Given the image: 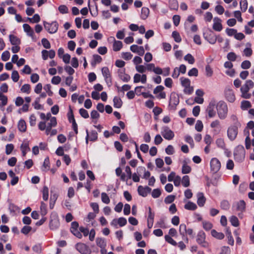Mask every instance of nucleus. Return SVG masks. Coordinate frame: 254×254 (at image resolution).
Returning a JSON list of instances; mask_svg holds the SVG:
<instances>
[{
    "mask_svg": "<svg viewBox=\"0 0 254 254\" xmlns=\"http://www.w3.org/2000/svg\"><path fill=\"white\" fill-rule=\"evenodd\" d=\"M227 236L228 238V243L231 246L234 245V241L233 238V236L231 234V232L230 231L227 230Z\"/></svg>",
    "mask_w": 254,
    "mask_h": 254,
    "instance_id": "obj_49",
    "label": "nucleus"
},
{
    "mask_svg": "<svg viewBox=\"0 0 254 254\" xmlns=\"http://www.w3.org/2000/svg\"><path fill=\"white\" fill-rule=\"evenodd\" d=\"M161 134L165 139L168 140L172 139L175 135L174 132L168 127H164L162 128Z\"/></svg>",
    "mask_w": 254,
    "mask_h": 254,
    "instance_id": "obj_12",
    "label": "nucleus"
},
{
    "mask_svg": "<svg viewBox=\"0 0 254 254\" xmlns=\"http://www.w3.org/2000/svg\"><path fill=\"white\" fill-rule=\"evenodd\" d=\"M241 66L243 69H249L251 66V63L249 61L246 60L242 63Z\"/></svg>",
    "mask_w": 254,
    "mask_h": 254,
    "instance_id": "obj_63",
    "label": "nucleus"
},
{
    "mask_svg": "<svg viewBox=\"0 0 254 254\" xmlns=\"http://www.w3.org/2000/svg\"><path fill=\"white\" fill-rule=\"evenodd\" d=\"M191 171V167L187 165L186 160H184L183 162V166L182 168V173L183 174L190 173Z\"/></svg>",
    "mask_w": 254,
    "mask_h": 254,
    "instance_id": "obj_26",
    "label": "nucleus"
},
{
    "mask_svg": "<svg viewBox=\"0 0 254 254\" xmlns=\"http://www.w3.org/2000/svg\"><path fill=\"white\" fill-rule=\"evenodd\" d=\"M211 234L213 237L218 240H222L225 237L224 234L223 233L218 232L214 229L211 230Z\"/></svg>",
    "mask_w": 254,
    "mask_h": 254,
    "instance_id": "obj_29",
    "label": "nucleus"
},
{
    "mask_svg": "<svg viewBox=\"0 0 254 254\" xmlns=\"http://www.w3.org/2000/svg\"><path fill=\"white\" fill-rule=\"evenodd\" d=\"M231 120L233 123V124L232 126H238V127H241V123L238 121V118L237 116L235 115H232L231 117Z\"/></svg>",
    "mask_w": 254,
    "mask_h": 254,
    "instance_id": "obj_51",
    "label": "nucleus"
},
{
    "mask_svg": "<svg viewBox=\"0 0 254 254\" xmlns=\"http://www.w3.org/2000/svg\"><path fill=\"white\" fill-rule=\"evenodd\" d=\"M102 61V57L98 55L95 54L93 56V61L91 62V64L94 67L97 63H100Z\"/></svg>",
    "mask_w": 254,
    "mask_h": 254,
    "instance_id": "obj_28",
    "label": "nucleus"
},
{
    "mask_svg": "<svg viewBox=\"0 0 254 254\" xmlns=\"http://www.w3.org/2000/svg\"><path fill=\"white\" fill-rule=\"evenodd\" d=\"M232 209L235 211L238 212L237 214L239 218H242L243 217V212L246 211V203L244 200H241L237 202L235 205H233Z\"/></svg>",
    "mask_w": 254,
    "mask_h": 254,
    "instance_id": "obj_2",
    "label": "nucleus"
},
{
    "mask_svg": "<svg viewBox=\"0 0 254 254\" xmlns=\"http://www.w3.org/2000/svg\"><path fill=\"white\" fill-rule=\"evenodd\" d=\"M101 199L102 202L105 204H109L110 202L109 196L105 192H102L101 193Z\"/></svg>",
    "mask_w": 254,
    "mask_h": 254,
    "instance_id": "obj_52",
    "label": "nucleus"
},
{
    "mask_svg": "<svg viewBox=\"0 0 254 254\" xmlns=\"http://www.w3.org/2000/svg\"><path fill=\"white\" fill-rule=\"evenodd\" d=\"M230 222L231 225L234 227H238L240 225L238 218L234 215L232 216L230 218Z\"/></svg>",
    "mask_w": 254,
    "mask_h": 254,
    "instance_id": "obj_38",
    "label": "nucleus"
},
{
    "mask_svg": "<svg viewBox=\"0 0 254 254\" xmlns=\"http://www.w3.org/2000/svg\"><path fill=\"white\" fill-rule=\"evenodd\" d=\"M203 128V125L200 120H197L195 126V128L197 131H201Z\"/></svg>",
    "mask_w": 254,
    "mask_h": 254,
    "instance_id": "obj_53",
    "label": "nucleus"
},
{
    "mask_svg": "<svg viewBox=\"0 0 254 254\" xmlns=\"http://www.w3.org/2000/svg\"><path fill=\"white\" fill-rule=\"evenodd\" d=\"M161 194V191L159 189H154L151 192V195L154 198H157L159 197Z\"/></svg>",
    "mask_w": 254,
    "mask_h": 254,
    "instance_id": "obj_47",
    "label": "nucleus"
},
{
    "mask_svg": "<svg viewBox=\"0 0 254 254\" xmlns=\"http://www.w3.org/2000/svg\"><path fill=\"white\" fill-rule=\"evenodd\" d=\"M59 10L62 14H65L68 12V9L65 5H61L59 6Z\"/></svg>",
    "mask_w": 254,
    "mask_h": 254,
    "instance_id": "obj_62",
    "label": "nucleus"
},
{
    "mask_svg": "<svg viewBox=\"0 0 254 254\" xmlns=\"http://www.w3.org/2000/svg\"><path fill=\"white\" fill-rule=\"evenodd\" d=\"M240 4L242 11L245 12L248 8L247 0H241Z\"/></svg>",
    "mask_w": 254,
    "mask_h": 254,
    "instance_id": "obj_50",
    "label": "nucleus"
},
{
    "mask_svg": "<svg viewBox=\"0 0 254 254\" xmlns=\"http://www.w3.org/2000/svg\"><path fill=\"white\" fill-rule=\"evenodd\" d=\"M179 103L180 99L179 96L175 93H171L169 100V109L170 110H176L177 106Z\"/></svg>",
    "mask_w": 254,
    "mask_h": 254,
    "instance_id": "obj_6",
    "label": "nucleus"
},
{
    "mask_svg": "<svg viewBox=\"0 0 254 254\" xmlns=\"http://www.w3.org/2000/svg\"><path fill=\"white\" fill-rule=\"evenodd\" d=\"M225 96L226 100L231 103H233L235 101V95L232 89H226L225 91Z\"/></svg>",
    "mask_w": 254,
    "mask_h": 254,
    "instance_id": "obj_19",
    "label": "nucleus"
},
{
    "mask_svg": "<svg viewBox=\"0 0 254 254\" xmlns=\"http://www.w3.org/2000/svg\"><path fill=\"white\" fill-rule=\"evenodd\" d=\"M220 207L223 210H228L230 207V204L227 200H224L221 201Z\"/></svg>",
    "mask_w": 254,
    "mask_h": 254,
    "instance_id": "obj_54",
    "label": "nucleus"
},
{
    "mask_svg": "<svg viewBox=\"0 0 254 254\" xmlns=\"http://www.w3.org/2000/svg\"><path fill=\"white\" fill-rule=\"evenodd\" d=\"M96 242L97 245L100 248H106V242L104 238H97L96 239Z\"/></svg>",
    "mask_w": 254,
    "mask_h": 254,
    "instance_id": "obj_32",
    "label": "nucleus"
},
{
    "mask_svg": "<svg viewBox=\"0 0 254 254\" xmlns=\"http://www.w3.org/2000/svg\"><path fill=\"white\" fill-rule=\"evenodd\" d=\"M175 199V196L174 195H168L164 199V202L166 204H169L172 203Z\"/></svg>",
    "mask_w": 254,
    "mask_h": 254,
    "instance_id": "obj_58",
    "label": "nucleus"
},
{
    "mask_svg": "<svg viewBox=\"0 0 254 254\" xmlns=\"http://www.w3.org/2000/svg\"><path fill=\"white\" fill-rule=\"evenodd\" d=\"M251 102L249 101L244 100L241 102V108L243 110H247L251 108Z\"/></svg>",
    "mask_w": 254,
    "mask_h": 254,
    "instance_id": "obj_40",
    "label": "nucleus"
},
{
    "mask_svg": "<svg viewBox=\"0 0 254 254\" xmlns=\"http://www.w3.org/2000/svg\"><path fill=\"white\" fill-rule=\"evenodd\" d=\"M126 69L123 68L122 69L118 70V75L119 78L124 82H128L130 79V76L128 74L125 72Z\"/></svg>",
    "mask_w": 254,
    "mask_h": 254,
    "instance_id": "obj_17",
    "label": "nucleus"
},
{
    "mask_svg": "<svg viewBox=\"0 0 254 254\" xmlns=\"http://www.w3.org/2000/svg\"><path fill=\"white\" fill-rule=\"evenodd\" d=\"M187 226L185 224H181L179 227V232L183 237H185L187 232Z\"/></svg>",
    "mask_w": 254,
    "mask_h": 254,
    "instance_id": "obj_41",
    "label": "nucleus"
},
{
    "mask_svg": "<svg viewBox=\"0 0 254 254\" xmlns=\"http://www.w3.org/2000/svg\"><path fill=\"white\" fill-rule=\"evenodd\" d=\"M165 240L167 242L171 244L173 246H175L177 244V242L173 238H172V237L168 235H166L165 236Z\"/></svg>",
    "mask_w": 254,
    "mask_h": 254,
    "instance_id": "obj_48",
    "label": "nucleus"
},
{
    "mask_svg": "<svg viewBox=\"0 0 254 254\" xmlns=\"http://www.w3.org/2000/svg\"><path fill=\"white\" fill-rule=\"evenodd\" d=\"M14 149V145L10 143L8 144L5 146V153L7 155L10 154Z\"/></svg>",
    "mask_w": 254,
    "mask_h": 254,
    "instance_id": "obj_61",
    "label": "nucleus"
},
{
    "mask_svg": "<svg viewBox=\"0 0 254 254\" xmlns=\"http://www.w3.org/2000/svg\"><path fill=\"white\" fill-rule=\"evenodd\" d=\"M24 30L27 33V34L30 36L33 37L34 35V31L31 27L28 24H24L23 25Z\"/></svg>",
    "mask_w": 254,
    "mask_h": 254,
    "instance_id": "obj_31",
    "label": "nucleus"
},
{
    "mask_svg": "<svg viewBox=\"0 0 254 254\" xmlns=\"http://www.w3.org/2000/svg\"><path fill=\"white\" fill-rule=\"evenodd\" d=\"M182 184L185 187H188L190 185V178L188 176L186 175L183 177Z\"/></svg>",
    "mask_w": 254,
    "mask_h": 254,
    "instance_id": "obj_43",
    "label": "nucleus"
},
{
    "mask_svg": "<svg viewBox=\"0 0 254 254\" xmlns=\"http://www.w3.org/2000/svg\"><path fill=\"white\" fill-rule=\"evenodd\" d=\"M184 208L187 210H195L197 208V206L194 203L189 201L185 205Z\"/></svg>",
    "mask_w": 254,
    "mask_h": 254,
    "instance_id": "obj_34",
    "label": "nucleus"
},
{
    "mask_svg": "<svg viewBox=\"0 0 254 254\" xmlns=\"http://www.w3.org/2000/svg\"><path fill=\"white\" fill-rule=\"evenodd\" d=\"M150 10L148 7H143L141 8L140 18L143 20H145L148 16Z\"/></svg>",
    "mask_w": 254,
    "mask_h": 254,
    "instance_id": "obj_27",
    "label": "nucleus"
},
{
    "mask_svg": "<svg viewBox=\"0 0 254 254\" xmlns=\"http://www.w3.org/2000/svg\"><path fill=\"white\" fill-rule=\"evenodd\" d=\"M169 7L172 10H177L179 7V3L177 0H169Z\"/></svg>",
    "mask_w": 254,
    "mask_h": 254,
    "instance_id": "obj_33",
    "label": "nucleus"
},
{
    "mask_svg": "<svg viewBox=\"0 0 254 254\" xmlns=\"http://www.w3.org/2000/svg\"><path fill=\"white\" fill-rule=\"evenodd\" d=\"M18 129L22 132H25L26 130V125L25 121L20 120L18 123Z\"/></svg>",
    "mask_w": 254,
    "mask_h": 254,
    "instance_id": "obj_37",
    "label": "nucleus"
},
{
    "mask_svg": "<svg viewBox=\"0 0 254 254\" xmlns=\"http://www.w3.org/2000/svg\"><path fill=\"white\" fill-rule=\"evenodd\" d=\"M216 109L218 116L221 120L226 118L228 114V107L226 103L223 101H220L216 104Z\"/></svg>",
    "mask_w": 254,
    "mask_h": 254,
    "instance_id": "obj_1",
    "label": "nucleus"
},
{
    "mask_svg": "<svg viewBox=\"0 0 254 254\" xmlns=\"http://www.w3.org/2000/svg\"><path fill=\"white\" fill-rule=\"evenodd\" d=\"M10 58V53L8 51L3 52L1 54V60L6 62L9 60Z\"/></svg>",
    "mask_w": 254,
    "mask_h": 254,
    "instance_id": "obj_60",
    "label": "nucleus"
},
{
    "mask_svg": "<svg viewBox=\"0 0 254 254\" xmlns=\"http://www.w3.org/2000/svg\"><path fill=\"white\" fill-rule=\"evenodd\" d=\"M213 29L216 31H220L222 29V25L221 23V20L218 17H215L213 19Z\"/></svg>",
    "mask_w": 254,
    "mask_h": 254,
    "instance_id": "obj_20",
    "label": "nucleus"
},
{
    "mask_svg": "<svg viewBox=\"0 0 254 254\" xmlns=\"http://www.w3.org/2000/svg\"><path fill=\"white\" fill-rule=\"evenodd\" d=\"M86 136L85 138L86 142L87 144L88 142V140L91 141H95L98 139V133L96 130H92L90 132V134H89L88 129L86 130Z\"/></svg>",
    "mask_w": 254,
    "mask_h": 254,
    "instance_id": "obj_16",
    "label": "nucleus"
},
{
    "mask_svg": "<svg viewBox=\"0 0 254 254\" xmlns=\"http://www.w3.org/2000/svg\"><path fill=\"white\" fill-rule=\"evenodd\" d=\"M130 50L134 53H136L140 56L144 54V49L143 46H138L136 45H132L130 47Z\"/></svg>",
    "mask_w": 254,
    "mask_h": 254,
    "instance_id": "obj_18",
    "label": "nucleus"
},
{
    "mask_svg": "<svg viewBox=\"0 0 254 254\" xmlns=\"http://www.w3.org/2000/svg\"><path fill=\"white\" fill-rule=\"evenodd\" d=\"M172 36L173 38H174L175 42L177 43H180L182 41L181 37L180 35V34L179 32H178L176 31H174L172 32Z\"/></svg>",
    "mask_w": 254,
    "mask_h": 254,
    "instance_id": "obj_44",
    "label": "nucleus"
},
{
    "mask_svg": "<svg viewBox=\"0 0 254 254\" xmlns=\"http://www.w3.org/2000/svg\"><path fill=\"white\" fill-rule=\"evenodd\" d=\"M237 55L234 52H230L227 54V58L230 61L234 62L237 59Z\"/></svg>",
    "mask_w": 254,
    "mask_h": 254,
    "instance_id": "obj_57",
    "label": "nucleus"
},
{
    "mask_svg": "<svg viewBox=\"0 0 254 254\" xmlns=\"http://www.w3.org/2000/svg\"><path fill=\"white\" fill-rule=\"evenodd\" d=\"M184 60L188 61L190 64H193L195 62V59L190 54H188L184 57Z\"/></svg>",
    "mask_w": 254,
    "mask_h": 254,
    "instance_id": "obj_45",
    "label": "nucleus"
},
{
    "mask_svg": "<svg viewBox=\"0 0 254 254\" xmlns=\"http://www.w3.org/2000/svg\"><path fill=\"white\" fill-rule=\"evenodd\" d=\"M59 27V24L57 21H53L49 26V33L53 34L56 33Z\"/></svg>",
    "mask_w": 254,
    "mask_h": 254,
    "instance_id": "obj_24",
    "label": "nucleus"
},
{
    "mask_svg": "<svg viewBox=\"0 0 254 254\" xmlns=\"http://www.w3.org/2000/svg\"><path fill=\"white\" fill-rule=\"evenodd\" d=\"M234 159L238 162H242L245 157V150L243 146H238L234 152Z\"/></svg>",
    "mask_w": 254,
    "mask_h": 254,
    "instance_id": "obj_3",
    "label": "nucleus"
},
{
    "mask_svg": "<svg viewBox=\"0 0 254 254\" xmlns=\"http://www.w3.org/2000/svg\"><path fill=\"white\" fill-rule=\"evenodd\" d=\"M79 113L81 116L84 119H87L89 117L87 111L83 108L80 109L79 110Z\"/></svg>",
    "mask_w": 254,
    "mask_h": 254,
    "instance_id": "obj_56",
    "label": "nucleus"
},
{
    "mask_svg": "<svg viewBox=\"0 0 254 254\" xmlns=\"http://www.w3.org/2000/svg\"><path fill=\"white\" fill-rule=\"evenodd\" d=\"M21 91L23 93L29 94L30 92V86L29 84H25L21 88Z\"/></svg>",
    "mask_w": 254,
    "mask_h": 254,
    "instance_id": "obj_55",
    "label": "nucleus"
},
{
    "mask_svg": "<svg viewBox=\"0 0 254 254\" xmlns=\"http://www.w3.org/2000/svg\"><path fill=\"white\" fill-rule=\"evenodd\" d=\"M181 84L184 88L189 86L190 85V81L189 78L181 77L180 78Z\"/></svg>",
    "mask_w": 254,
    "mask_h": 254,
    "instance_id": "obj_42",
    "label": "nucleus"
},
{
    "mask_svg": "<svg viewBox=\"0 0 254 254\" xmlns=\"http://www.w3.org/2000/svg\"><path fill=\"white\" fill-rule=\"evenodd\" d=\"M203 35L205 39L211 44H214L217 41V36L212 30H210L208 33H204Z\"/></svg>",
    "mask_w": 254,
    "mask_h": 254,
    "instance_id": "obj_14",
    "label": "nucleus"
},
{
    "mask_svg": "<svg viewBox=\"0 0 254 254\" xmlns=\"http://www.w3.org/2000/svg\"><path fill=\"white\" fill-rule=\"evenodd\" d=\"M203 228L206 231H209L213 227L212 224L208 221H203L202 222Z\"/></svg>",
    "mask_w": 254,
    "mask_h": 254,
    "instance_id": "obj_39",
    "label": "nucleus"
},
{
    "mask_svg": "<svg viewBox=\"0 0 254 254\" xmlns=\"http://www.w3.org/2000/svg\"><path fill=\"white\" fill-rule=\"evenodd\" d=\"M49 120L50 122L49 123V132L52 127H55L57 125V119L55 117H51V114L49 113Z\"/></svg>",
    "mask_w": 254,
    "mask_h": 254,
    "instance_id": "obj_25",
    "label": "nucleus"
},
{
    "mask_svg": "<svg viewBox=\"0 0 254 254\" xmlns=\"http://www.w3.org/2000/svg\"><path fill=\"white\" fill-rule=\"evenodd\" d=\"M29 145V143L28 141H24L21 144L20 146V149L23 156H25L26 153L30 150Z\"/></svg>",
    "mask_w": 254,
    "mask_h": 254,
    "instance_id": "obj_22",
    "label": "nucleus"
},
{
    "mask_svg": "<svg viewBox=\"0 0 254 254\" xmlns=\"http://www.w3.org/2000/svg\"><path fill=\"white\" fill-rule=\"evenodd\" d=\"M67 117L69 123L72 124V127L75 134L78 133V126L74 119V115L71 107L69 106V111L67 114Z\"/></svg>",
    "mask_w": 254,
    "mask_h": 254,
    "instance_id": "obj_7",
    "label": "nucleus"
},
{
    "mask_svg": "<svg viewBox=\"0 0 254 254\" xmlns=\"http://www.w3.org/2000/svg\"><path fill=\"white\" fill-rule=\"evenodd\" d=\"M114 107L116 108H120L123 105V101L121 99L115 96L113 99Z\"/></svg>",
    "mask_w": 254,
    "mask_h": 254,
    "instance_id": "obj_30",
    "label": "nucleus"
},
{
    "mask_svg": "<svg viewBox=\"0 0 254 254\" xmlns=\"http://www.w3.org/2000/svg\"><path fill=\"white\" fill-rule=\"evenodd\" d=\"M197 203L199 207H202L204 206L205 201L206 198L204 196V194L202 192H198L197 194Z\"/></svg>",
    "mask_w": 254,
    "mask_h": 254,
    "instance_id": "obj_23",
    "label": "nucleus"
},
{
    "mask_svg": "<svg viewBox=\"0 0 254 254\" xmlns=\"http://www.w3.org/2000/svg\"><path fill=\"white\" fill-rule=\"evenodd\" d=\"M11 78L14 82H16L18 81L19 75L17 71L14 70L12 71L11 74Z\"/></svg>",
    "mask_w": 254,
    "mask_h": 254,
    "instance_id": "obj_59",
    "label": "nucleus"
},
{
    "mask_svg": "<svg viewBox=\"0 0 254 254\" xmlns=\"http://www.w3.org/2000/svg\"><path fill=\"white\" fill-rule=\"evenodd\" d=\"M211 171L214 173L218 172L221 168V163L219 160L216 158L211 159L210 163Z\"/></svg>",
    "mask_w": 254,
    "mask_h": 254,
    "instance_id": "obj_13",
    "label": "nucleus"
},
{
    "mask_svg": "<svg viewBox=\"0 0 254 254\" xmlns=\"http://www.w3.org/2000/svg\"><path fill=\"white\" fill-rule=\"evenodd\" d=\"M215 108H216V102L215 100H211L206 109V112L209 118H212L215 116Z\"/></svg>",
    "mask_w": 254,
    "mask_h": 254,
    "instance_id": "obj_11",
    "label": "nucleus"
},
{
    "mask_svg": "<svg viewBox=\"0 0 254 254\" xmlns=\"http://www.w3.org/2000/svg\"><path fill=\"white\" fill-rule=\"evenodd\" d=\"M9 40L13 45H18L20 43V40L13 35H9Z\"/></svg>",
    "mask_w": 254,
    "mask_h": 254,
    "instance_id": "obj_36",
    "label": "nucleus"
},
{
    "mask_svg": "<svg viewBox=\"0 0 254 254\" xmlns=\"http://www.w3.org/2000/svg\"><path fill=\"white\" fill-rule=\"evenodd\" d=\"M166 153L168 155H172L175 153L174 147L172 145H169L165 149Z\"/></svg>",
    "mask_w": 254,
    "mask_h": 254,
    "instance_id": "obj_64",
    "label": "nucleus"
},
{
    "mask_svg": "<svg viewBox=\"0 0 254 254\" xmlns=\"http://www.w3.org/2000/svg\"><path fill=\"white\" fill-rule=\"evenodd\" d=\"M196 241L197 243L203 248H207L209 246V243L206 241V234L202 230L198 232Z\"/></svg>",
    "mask_w": 254,
    "mask_h": 254,
    "instance_id": "obj_4",
    "label": "nucleus"
},
{
    "mask_svg": "<svg viewBox=\"0 0 254 254\" xmlns=\"http://www.w3.org/2000/svg\"><path fill=\"white\" fill-rule=\"evenodd\" d=\"M60 225L58 214L56 212H53L51 214L49 226L52 230L58 229Z\"/></svg>",
    "mask_w": 254,
    "mask_h": 254,
    "instance_id": "obj_5",
    "label": "nucleus"
},
{
    "mask_svg": "<svg viewBox=\"0 0 254 254\" xmlns=\"http://www.w3.org/2000/svg\"><path fill=\"white\" fill-rule=\"evenodd\" d=\"M137 191L139 195L142 197H146L148 194L151 192V189L148 186L143 187L142 186H139L137 188Z\"/></svg>",
    "mask_w": 254,
    "mask_h": 254,
    "instance_id": "obj_15",
    "label": "nucleus"
},
{
    "mask_svg": "<svg viewBox=\"0 0 254 254\" xmlns=\"http://www.w3.org/2000/svg\"><path fill=\"white\" fill-rule=\"evenodd\" d=\"M241 127L231 126H230L227 130V135L229 139L231 140H234L238 133V128Z\"/></svg>",
    "mask_w": 254,
    "mask_h": 254,
    "instance_id": "obj_9",
    "label": "nucleus"
},
{
    "mask_svg": "<svg viewBox=\"0 0 254 254\" xmlns=\"http://www.w3.org/2000/svg\"><path fill=\"white\" fill-rule=\"evenodd\" d=\"M40 213L42 216H44L47 213V204L43 202L41 203Z\"/></svg>",
    "mask_w": 254,
    "mask_h": 254,
    "instance_id": "obj_46",
    "label": "nucleus"
},
{
    "mask_svg": "<svg viewBox=\"0 0 254 254\" xmlns=\"http://www.w3.org/2000/svg\"><path fill=\"white\" fill-rule=\"evenodd\" d=\"M75 248L81 254H91V250L88 246L82 243H77Z\"/></svg>",
    "mask_w": 254,
    "mask_h": 254,
    "instance_id": "obj_10",
    "label": "nucleus"
},
{
    "mask_svg": "<svg viewBox=\"0 0 254 254\" xmlns=\"http://www.w3.org/2000/svg\"><path fill=\"white\" fill-rule=\"evenodd\" d=\"M59 196V194L57 192H55L52 190H51V198L50 202V207L51 209H53L54 207L55 202Z\"/></svg>",
    "mask_w": 254,
    "mask_h": 254,
    "instance_id": "obj_21",
    "label": "nucleus"
},
{
    "mask_svg": "<svg viewBox=\"0 0 254 254\" xmlns=\"http://www.w3.org/2000/svg\"><path fill=\"white\" fill-rule=\"evenodd\" d=\"M101 71L107 84L109 86H111L112 84V78L111 73L109 68L107 66H104L102 67Z\"/></svg>",
    "mask_w": 254,
    "mask_h": 254,
    "instance_id": "obj_8",
    "label": "nucleus"
},
{
    "mask_svg": "<svg viewBox=\"0 0 254 254\" xmlns=\"http://www.w3.org/2000/svg\"><path fill=\"white\" fill-rule=\"evenodd\" d=\"M113 50L115 52L120 51L123 47V43L120 41H115L113 44Z\"/></svg>",
    "mask_w": 254,
    "mask_h": 254,
    "instance_id": "obj_35",
    "label": "nucleus"
}]
</instances>
